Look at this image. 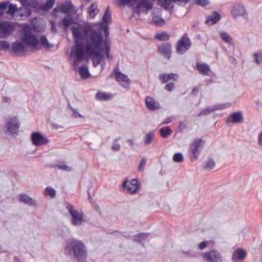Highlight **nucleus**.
<instances>
[{
	"mask_svg": "<svg viewBox=\"0 0 262 262\" xmlns=\"http://www.w3.org/2000/svg\"><path fill=\"white\" fill-rule=\"evenodd\" d=\"M74 45L71 48L70 56L74 66L83 61L84 54L88 56L100 55L102 46L100 31L94 30L91 25L76 24L72 27Z\"/></svg>",
	"mask_w": 262,
	"mask_h": 262,
	"instance_id": "1",
	"label": "nucleus"
},
{
	"mask_svg": "<svg viewBox=\"0 0 262 262\" xmlns=\"http://www.w3.org/2000/svg\"><path fill=\"white\" fill-rule=\"evenodd\" d=\"M65 249L66 252H72L74 258L77 262H86L87 259V249L84 243L76 239L67 241Z\"/></svg>",
	"mask_w": 262,
	"mask_h": 262,
	"instance_id": "2",
	"label": "nucleus"
},
{
	"mask_svg": "<svg viewBox=\"0 0 262 262\" xmlns=\"http://www.w3.org/2000/svg\"><path fill=\"white\" fill-rule=\"evenodd\" d=\"M98 35L100 36L102 43L103 45L102 50L101 51L100 55L95 56H88L89 57L93 58V64L95 67L99 64L101 60L105 57V56L108 59H111L112 56L110 54V50L111 47V44L110 41L108 38H104V36L102 34L100 31L98 33Z\"/></svg>",
	"mask_w": 262,
	"mask_h": 262,
	"instance_id": "3",
	"label": "nucleus"
},
{
	"mask_svg": "<svg viewBox=\"0 0 262 262\" xmlns=\"http://www.w3.org/2000/svg\"><path fill=\"white\" fill-rule=\"evenodd\" d=\"M66 209L71 215V224L77 227L81 226L85 221L83 212L75 209L74 206L69 203H66Z\"/></svg>",
	"mask_w": 262,
	"mask_h": 262,
	"instance_id": "4",
	"label": "nucleus"
},
{
	"mask_svg": "<svg viewBox=\"0 0 262 262\" xmlns=\"http://www.w3.org/2000/svg\"><path fill=\"white\" fill-rule=\"evenodd\" d=\"M74 9L71 1L68 0L64 3L58 4L52 12V15L55 18L58 17L59 13H64L68 16L74 11Z\"/></svg>",
	"mask_w": 262,
	"mask_h": 262,
	"instance_id": "5",
	"label": "nucleus"
},
{
	"mask_svg": "<svg viewBox=\"0 0 262 262\" xmlns=\"http://www.w3.org/2000/svg\"><path fill=\"white\" fill-rule=\"evenodd\" d=\"M21 39L27 47H30L34 49H38L37 46L39 45V40L30 29L26 28L24 29V32L21 37Z\"/></svg>",
	"mask_w": 262,
	"mask_h": 262,
	"instance_id": "6",
	"label": "nucleus"
},
{
	"mask_svg": "<svg viewBox=\"0 0 262 262\" xmlns=\"http://www.w3.org/2000/svg\"><path fill=\"white\" fill-rule=\"evenodd\" d=\"M204 142L203 140L197 139L193 141L189 145L190 159L191 161L197 160L200 152L202 150Z\"/></svg>",
	"mask_w": 262,
	"mask_h": 262,
	"instance_id": "7",
	"label": "nucleus"
},
{
	"mask_svg": "<svg viewBox=\"0 0 262 262\" xmlns=\"http://www.w3.org/2000/svg\"><path fill=\"white\" fill-rule=\"evenodd\" d=\"M20 2L23 7L20 9V14L21 16L28 17L32 12L31 9L35 8L38 6L36 0H17Z\"/></svg>",
	"mask_w": 262,
	"mask_h": 262,
	"instance_id": "8",
	"label": "nucleus"
},
{
	"mask_svg": "<svg viewBox=\"0 0 262 262\" xmlns=\"http://www.w3.org/2000/svg\"><path fill=\"white\" fill-rule=\"evenodd\" d=\"M15 29V25L13 23L0 21V38H7L14 32Z\"/></svg>",
	"mask_w": 262,
	"mask_h": 262,
	"instance_id": "9",
	"label": "nucleus"
},
{
	"mask_svg": "<svg viewBox=\"0 0 262 262\" xmlns=\"http://www.w3.org/2000/svg\"><path fill=\"white\" fill-rule=\"evenodd\" d=\"M203 260L207 262H222L223 257L221 254L215 250L201 253Z\"/></svg>",
	"mask_w": 262,
	"mask_h": 262,
	"instance_id": "10",
	"label": "nucleus"
},
{
	"mask_svg": "<svg viewBox=\"0 0 262 262\" xmlns=\"http://www.w3.org/2000/svg\"><path fill=\"white\" fill-rule=\"evenodd\" d=\"M191 45V43L189 38L187 35H183L177 43L176 50L177 53L179 54H184L190 49Z\"/></svg>",
	"mask_w": 262,
	"mask_h": 262,
	"instance_id": "11",
	"label": "nucleus"
},
{
	"mask_svg": "<svg viewBox=\"0 0 262 262\" xmlns=\"http://www.w3.org/2000/svg\"><path fill=\"white\" fill-rule=\"evenodd\" d=\"M31 139L33 144L36 146H41L48 144L49 140L41 134L34 132L31 134Z\"/></svg>",
	"mask_w": 262,
	"mask_h": 262,
	"instance_id": "12",
	"label": "nucleus"
},
{
	"mask_svg": "<svg viewBox=\"0 0 262 262\" xmlns=\"http://www.w3.org/2000/svg\"><path fill=\"white\" fill-rule=\"evenodd\" d=\"M231 105V103H225L210 106L201 111L197 115L198 117L206 116L216 110H222L228 108Z\"/></svg>",
	"mask_w": 262,
	"mask_h": 262,
	"instance_id": "13",
	"label": "nucleus"
},
{
	"mask_svg": "<svg viewBox=\"0 0 262 262\" xmlns=\"http://www.w3.org/2000/svg\"><path fill=\"white\" fill-rule=\"evenodd\" d=\"M122 187L129 193H135L140 187V183L137 179H132L130 181L125 180L123 183Z\"/></svg>",
	"mask_w": 262,
	"mask_h": 262,
	"instance_id": "14",
	"label": "nucleus"
},
{
	"mask_svg": "<svg viewBox=\"0 0 262 262\" xmlns=\"http://www.w3.org/2000/svg\"><path fill=\"white\" fill-rule=\"evenodd\" d=\"M114 74L116 80L122 86L126 89L129 88L130 82L127 76L121 73L118 68L115 69Z\"/></svg>",
	"mask_w": 262,
	"mask_h": 262,
	"instance_id": "15",
	"label": "nucleus"
},
{
	"mask_svg": "<svg viewBox=\"0 0 262 262\" xmlns=\"http://www.w3.org/2000/svg\"><path fill=\"white\" fill-rule=\"evenodd\" d=\"M158 51L160 54L169 59L171 53V45L169 43H163L158 47Z\"/></svg>",
	"mask_w": 262,
	"mask_h": 262,
	"instance_id": "16",
	"label": "nucleus"
},
{
	"mask_svg": "<svg viewBox=\"0 0 262 262\" xmlns=\"http://www.w3.org/2000/svg\"><path fill=\"white\" fill-rule=\"evenodd\" d=\"M19 127V123L16 117H14L8 122L7 129L11 134H16Z\"/></svg>",
	"mask_w": 262,
	"mask_h": 262,
	"instance_id": "17",
	"label": "nucleus"
},
{
	"mask_svg": "<svg viewBox=\"0 0 262 262\" xmlns=\"http://www.w3.org/2000/svg\"><path fill=\"white\" fill-rule=\"evenodd\" d=\"M111 20V14L109 12L108 8L106 9L105 14L103 17V23L101 24V28L103 29L104 32L105 33V37L104 38H107V36L108 35V28L106 24L108 23Z\"/></svg>",
	"mask_w": 262,
	"mask_h": 262,
	"instance_id": "18",
	"label": "nucleus"
},
{
	"mask_svg": "<svg viewBox=\"0 0 262 262\" xmlns=\"http://www.w3.org/2000/svg\"><path fill=\"white\" fill-rule=\"evenodd\" d=\"M188 0H158L159 4L165 10H169L173 7V3H182L186 4Z\"/></svg>",
	"mask_w": 262,
	"mask_h": 262,
	"instance_id": "19",
	"label": "nucleus"
},
{
	"mask_svg": "<svg viewBox=\"0 0 262 262\" xmlns=\"http://www.w3.org/2000/svg\"><path fill=\"white\" fill-rule=\"evenodd\" d=\"M11 48L12 50L16 53H24L27 50L26 45L21 40L13 42Z\"/></svg>",
	"mask_w": 262,
	"mask_h": 262,
	"instance_id": "20",
	"label": "nucleus"
},
{
	"mask_svg": "<svg viewBox=\"0 0 262 262\" xmlns=\"http://www.w3.org/2000/svg\"><path fill=\"white\" fill-rule=\"evenodd\" d=\"M145 104L147 108L151 111L158 110L160 108V104L153 98L148 96L145 98Z\"/></svg>",
	"mask_w": 262,
	"mask_h": 262,
	"instance_id": "21",
	"label": "nucleus"
},
{
	"mask_svg": "<svg viewBox=\"0 0 262 262\" xmlns=\"http://www.w3.org/2000/svg\"><path fill=\"white\" fill-rule=\"evenodd\" d=\"M243 120L242 114L241 112H235L231 114L227 120V123H238Z\"/></svg>",
	"mask_w": 262,
	"mask_h": 262,
	"instance_id": "22",
	"label": "nucleus"
},
{
	"mask_svg": "<svg viewBox=\"0 0 262 262\" xmlns=\"http://www.w3.org/2000/svg\"><path fill=\"white\" fill-rule=\"evenodd\" d=\"M178 78V75L174 73L169 74L163 73L160 74L159 76L160 80L163 83H167L170 80H177Z\"/></svg>",
	"mask_w": 262,
	"mask_h": 262,
	"instance_id": "23",
	"label": "nucleus"
},
{
	"mask_svg": "<svg viewBox=\"0 0 262 262\" xmlns=\"http://www.w3.org/2000/svg\"><path fill=\"white\" fill-rule=\"evenodd\" d=\"M244 6L239 4L234 5L232 9L231 13L234 17L242 15L245 13Z\"/></svg>",
	"mask_w": 262,
	"mask_h": 262,
	"instance_id": "24",
	"label": "nucleus"
},
{
	"mask_svg": "<svg viewBox=\"0 0 262 262\" xmlns=\"http://www.w3.org/2000/svg\"><path fill=\"white\" fill-rule=\"evenodd\" d=\"M246 256V252L244 250L237 249L233 253L232 259L233 260L237 261L244 259Z\"/></svg>",
	"mask_w": 262,
	"mask_h": 262,
	"instance_id": "25",
	"label": "nucleus"
},
{
	"mask_svg": "<svg viewBox=\"0 0 262 262\" xmlns=\"http://www.w3.org/2000/svg\"><path fill=\"white\" fill-rule=\"evenodd\" d=\"M220 19L219 14L215 12L207 17L206 23L208 25H212L216 24Z\"/></svg>",
	"mask_w": 262,
	"mask_h": 262,
	"instance_id": "26",
	"label": "nucleus"
},
{
	"mask_svg": "<svg viewBox=\"0 0 262 262\" xmlns=\"http://www.w3.org/2000/svg\"><path fill=\"white\" fill-rule=\"evenodd\" d=\"M196 68L200 73L204 75H207L210 71L209 66L206 63H198L196 64Z\"/></svg>",
	"mask_w": 262,
	"mask_h": 262,
	"instance_id": "27",
	"label": "nucleus"
},
{
	"mask_svg": "<svg viewBox=\"0 0 262 262\" xmlns=\"http://www.w3.org/2000/svg\"><path fill=\"white\" fill-rule=\"evenodd\" d=\"M19 200L20 202L25 203L29 205H36V202L32 198L26 194H20L19 195Z\"/></svg>",
	"mask_w": 262,
	"mask_h": 262,
	"instance_id": "28",
	"label": "nucleus"
},
{
	"mask_svg": "<svg viewBox=\"0 0 262 262\" xmlns=\"http://www.w3.org/2000/svg\"><path fill=\"white\" fill-rule=\"evenodd\" d=\"M98 12L99 10L97 9V5L96 3H92L89 7L88 10L89 17L93 18Z\"/></svg>",
	"mask_w": 262,
	"mask_h": 262,
	"instance_id": "29",
	"label": "nucleus"
},
{
	"mask_svg": "<svg viewBox=\"0 0 262 262\" xmlns=\"http://www.w3.org/2000/svg\"><path fill=\"white\" fill-rule=\"evenodd\" d=\"M73 23V19L71 17H66L61 19V21L58 23V26H63L64 30H66Z\"/></svg>",
	"mask_w": 262,
	"mask_h": 262,
	"instance_id": "30",
	"label": "nucleus"
},
{
	"mask_svg": "<svg viewBox=\"0 0 262 262\" xmlns=\"http://www.w3.org/2000/svg\"><path fill=\"white\" fill-rule=\"evenodd\" d=\"M78 72L82 79H87L91 76L88 68L86 66H82L79 68Z\"/></svg>",
	"mask_w": 262,
	"mask_h": 262,
	"instance_id": "31",
	"label": "nucleus"
},
{
	"mask_svg": "<svg viewBox=\"0 0 262 262\" xmlns=\"http://www.w3.org/2000/svg\"><path fill=\"white\" fill-rule=\"evenodd\" d=\"M96 98L98 100H107L112 99V96L105 92H98L96 95Z\"/></svg>",
	"mask_w": 262,
	"mask_h": 262,
	"instance_id": "32",
	"label": "nucleus"
},
{
	"mask_svg": "<svg viewBox=\"0 0 262 262\" xmlns=\"http://www.w3.org/2000/svg\"><path fill=\"white\" fill-rule=\"evenodd\" d=\"M215 163L212 159L207 160L203 165V168L206 170H210L215 167Z\"/></svg>",
	"mask_w": 262,
	"mask_h": 262,
	"instance_id": "33",
	"label": "nucleus"
},
{
	"mask_svg": "<svg viewBox=\"0 0 262 262\" xmlns=\"http://www.w3.org/2000/svg\"><path fill=\"white\" fill-rule=\"evenodd\" d=\"M38 40L39 44H40L45 48H50L52 47V45L48 42V39L45 35L41 36Z\"/></svg>",
	"mask_w": 262,
	"mask_h": 262,
	"instance_id": "34",
	"label": "nucleus"
},
{
	"mask_svg": "<svg viewBox=\"0 0 262 262\" xmlns=\"http://www.w3.org/2000/svg\"><path fill=\"white\" fill-rule=\"evenodd\" d=\"M54 4L55 0H48L47 2L45 4H42L40 7L43 11H49L53 7Z\"/></svg>",
	"mask_w": 262,
	"mask_h": 262,
	"instance_id": "35",
	"label": "nucleus"
},
{
	"mask_svg": "<svg viewBox=\"0 0 262 262\" xmlns=\"http://www.w3.org/2000/svg\"><path fill=\"white\" fill-rule=\"evenodd\" d=\"M155 38L159 40H168L169 39V35L165 32H162L159 33H157Z\"/></svg>",
	"mask_w": 262,
	"mask_h": 262,
	"instance_id": "36",
	"label": "nucleus"
},
{
	"mask_svg": "<svg viewBox=\"0 0 262 262\" xmlns=\"http://www.w3.org/2000/svg\"><path fill=\"white\" fill-rule=\"evenodd\" d=\"M155 134L154 132L148 133L144 138V143L146 145L150 144L154 140Z\"/></svg>",
	"mask_w": 262,
	"mask_h": 262,
	"instance_id": "37",
	"label": "nucleus"
},
{
	"mask_svg": "<svg viewBox=\"0 0 262 262\" xmlns=\"http://www.w3.org/2000/svg\"><path fill=\"white\" fill-rule=\"evenodd\" d=\"M220 36L223 40H224L225 42L228 43H231L232 42V38L227 33L225 32H221Z\"/></svg>",
	"mask_w": 262,
	"mask_h": 262,
	"instance_id": "38",
	"label": "nucleus"
},
{
	"mask_svg": "<svg viewBox=\"0 0 262 262\" xmlns=\"http://www.w3.org/2000/svg\"><path fill=\"white\" fill-rule=\"evenodd\" d=\"M171 133V130L168 127L162 128L160 129V134L163 138H167Z\"/></svg>",
	"mask_w": 262,
	"mask_h": 262,
	"instance_id": "39",
	"label": "nucleus"
},
{
	"mask_svg": "<svg viewBox=\"0 0 262 262\" xmlns=\"http://www.w3.org/2000/svg\"><path fill=\"white\" fill-rule=\"evenodd\" d=\"M45 194L46 195H49L51 198H53L56 195L55 190L50 186L47 187L45 191Z\"/></svg>",
	"mask_w": 262,
	"mask_h": 262,
	"instance_id": "40",
	"label": "nucleus"
},
{
	"mask_svg": "<svg viewBox=\"0 0 262 262\" xmlns=\"http://www.w3.org/2000/svg\"><path fill=\"white\" fill-rule=\"evenodd\" d=\"M172 159L174 162L181 163L184 161V157L181 153L177 152L173 155Z\"/></svg>",
	"mask_w": 262,
	"mask_h": 262,
	"instance_id": "41",
	"label": "nucleus"
},
{
	"mask_svg": "<svg viewBox=\"0 0 262 262\" xmlns=\"http://www.w3.org/2000/svg\"><path fill=\"white\" fill-rule=\"evenodd\" d=\"M149 235L147 233H140L135 237V240L138 242H142L149 237Z\"/></svg>",
	"mask_w": 262,
	"mask_h": 262,
	"instance_id": "42",
	"label": "nucleus"
},
{
	"mask_svg": "<svg viewBox=\"0 0 262 262\" xmlns=\"http://www.w3.org/2000/svg\"><path fill=\"white\" fill-rule=\"evenodd\" d=\"M152 21L157 26L161 27L165 24V20L161 17H154Z\"/></svg>",
	"mask_w": 262,
	"mask_h": 262,
	"instance_id": "43",
	"label": "nucleus"
},
{
	"mask_svg": "<svg viewBox=\"0 0 262 262\" xmlns=\"http://www.w3.org/2000/svg\"><path fill=\"white\" fill-rule=\"evenodd\" d=\"M55 167L67 171H71L72 169V168L71 167L68 166V165L64 164L56 165L55 166Z\"/></svg>",
	"mask_w": 262,
	"mask_h": 262,
	"instance_id": "44",
	"label": "nucleus"
},
{
	"mask_svg": "<svg viewBox=\"0 0 262 262\" xmlns=\"http://www.w3.org/2000/svg\"><path fill=\"white\" fill-rule=\"evenodd\" d=\"M17 11L16 5L13 4H10L9 7V9L7 11V13L10 15H13Z\"/></svg>",
	"mask_w": 262,
	"mask_h": 262,
	"instance_id": "45",
	"label": "nucleus"
},
{
	"mask_svg": "<svg viewBox=\"0 0 262 262\" xmlns=\"http://www.w3.org/2000/svg\"><path fill=\"white\" fill-rule=\"evenodd\" d=\"M10 48L9 43L5 40L0 41V49L1 50H6Z\"/></svg>",
	"mask_w": 262,
	"mask_h": 262,
	"instance_id": "46",
	"label": "nucleus"
},
{
	"mask_svg": "<svg viewBox=\"0 0 262 262\" xmlns=\"http://www.w3.org/2000/svg\"><path fill=\"white\" fill-rule=\"evenodd\" d=\"M146 161H147L146 159L145 158H143L141 160V162H140V163L139 164V167H138L139 170H140V171H143V170L144 168V167L145 166V164L146 163Z\"/></svg>",
	"mask_w": 262,
	"mask_h": 262,
	"instance_id": "47",
	"label": "nucleus"
},
{
	"mask_svg": "<svg viewBox=\"0 0 262 262\" xmlns=\"http://www.w3.org/2000/svg\"><path fill=\"white\" fill-rule=\"evenodd\" d=\"M254 56L256 63H259L262 60V52L256 53Z\"/></svg>",
	"mask_w": 262,
	"mask_h": 262,
	"instance_id": "48",
	"label": "nucleus"
},
{
	"mask_svg": "<svg viewBox=\"0 0 262 262\" xmlns=\"http://www.w3.org/2000/svg\"><path fill=\"white\" fill-rule=\"evenodd\" d=\"M176 119L174 116H171L167 117L162 123L163 124H167L171 123L173 121L175 120Z\"/></svg>",
	"mask_w": 262,
	"mask_h": 262,
	"instance_id": "49",
	"label": "nucleus"
},
{
	"mask_svg": "<svg viewBox=\"0 0 262 262\" xmlns=\"http://www.w3.org/2000/svg\"><path fill=\"white\" fill-rule=\"evenodd\" d=\"M209 243V242H207V241L203 242L199 245L198 247H199V249H200L201 250H203L208 246Z\"/></svg>",
	"mask_w": 262,
	"mask_h": 262,
	"instance_id": "50",
	"label": "nucleus"
},
{
	"mask_svg": "<svg viewBox=\"0 0 262 262\" xmlns=\"http://www.w3.org/2000/svg\"><path fill=\"white\" fill-rule=\"evenodd\" d=\"M174 88V84L173 83H169L167 84L165 86V89L168 91H172Z\"/></svg>",
	"mask_w": 262,
	"mask_h": 262,
	"instance_id": "51",
	"label": "nucleus"
},
{
	"mask_svg": "<svg viewBox=\"0 0 262 262\" xmlns=\"http://www.w3.org/2000/svg\"><path fill=\"white\" fill-rule=\"evenodd\" d=\"M195 1L196 4L200 6H206L208 4L207 0H195Z\"/></svg>",
	"mask_w": 262,
	"mask_h": 262,
	"instance_id": "52",
	"label": "nucleus"
},
{
	"mask_svg": "<svg viewBox=\"0 0 262 262\" xmlns=\"http://www.w3.org/2000/svg\"><path fill=\"white\" fill-rule=\"evenodd\" d=\"M51 25V30L53 32L56 33L57 32V29L56 28V25L55 21H50Z\"/></svg>",
	"mask_w": 262,
	"mask_h": 262,
	"instance_id": "53",
	"label": "nucleus"
},
{
	"mask_svg": "<svg viewBox=\"0 0 262 262\" xmlns=\"http://www.w3.org/2000/svg\"><path fill=\"white\" fill-rule=\"evenodd\" d=\"M112 148L113 150L118 151L120 149V145L114 142L112 146Z\"/></svg>",
	"mask_w": 262,
	"mask_h": 262,
	"instance_id": "54",
	"label": "nucleus"
},
{
	"mask_svg": "<svg viewBox=\"0 0 262 262\" xmlns=\"http://www.w3.org/2000/svg\"><path fill=\"white\" fill-rule=\"evenodd\" d=\"M186 127V124L185 122L180 121L179 124V128L180 131L183 130Z\"/></svg>",
	"mask_w": 262,
	"mask_h": 262,
	"instance_id": "55",
	"label": "nucleus"
},
{
	"mask_svg": "<svg viewBox=\"0 0 262 262\" xmlns=\"http://www.w3.org/2000/svg\"><path fill=\"white\" fill-rule=\"evenodd\" d=\"M8 4V3L7 2H2L0 3V10L3 12V11L6 9Z\"/></svg>",
	"mask_w": 262,
	"mask_h": 262,
	"instance_id": "56",
	"label": "nucleus"
},
{
	"mask_svg": "<svg viewBox=\"0 0 262 262\" xmlns=\"http://www.w3.org/2000/svg\"><path fill=\"white\" fill-rule=\"evenodd\" d=\"M72 110L73 111V116L74 118H81V117H83V116L80 115V114H79L75 110L72 108Z\"/></svg>",
	"mask_w": 262,
	"mask_h": 262,
	"instance_id": "57",
	"label": "nucleus"
},
{
	"mask_svg": "<svg viewBox=\"0 0 262 262\" xmlns=\"http://www.w3.org/2000/svg\"><path fill=\"white\" fill-rule=\"evenodd\" d=\"M258 144L262 146V132L259 135L258 137Z\"/></svg>",
	"mask_w": 262,
	"mask_h": 262,
	"instance_id": "58",
	"label": "nucleus"
},
{
	"mask_svg": "<svg viewBox=\"0 0 262 262\" xmlns=\"http://www.w3.org/2000/svg\"><path fill=\"white\" fill-rule=\"evenodd\" d=\"M3 100L6 102H9L10 100V98L7 96L3 97Z\"/></svg>",
	"mask_w": 262,
	"mask_h": 262,
	"instance_id": "59",
	"label": "nucleus"
},
{
	"mask_svg": "<svg viewBox=\"0 0 262 262\" xmlns=\"http://www.w3.org/2000/svg\"><path fill=\"white\" fill-rule=\"evenodd\" d=\"M127 142L132 146L133 147L134 145V141L132 139H128L127 140Z\"/></svg>",
	"mask_w": 262,
	"mask_h": 262,
	"instance_id": "60",
	"label": "nucleus"
},
{
	"mask_svg": "<svg viewBox=\"0 0 262 262\" xmlns=\"http://www.w3.org/2000/svg\"><path fill=\"white\" fill-rule=\"evenodd\" d=\"M198 92V89L197 88H194L192 90V94L194 95H196Z\"/></svg>",
	"mask_w": 262,
	"mask_h": 262,
	"instance_id": "61",
	"label": "nucleus"
},
{
	"mask_svg": "<svg viewBox=\"0 0 262 262\" xmlns=\"http://www.w3.org/2000/svg\"><path fill=\"white\" fill-rule=\"evenodd\" d=\"M3 11L2 10H0V16L2 15H3Z\"/></svg>",
	"mask_w": 262,
	"mask_h": 262,
	"instance_id": "62",
	"label": "nucleus"
},
{
	"mask_svg": "<svg viewBox=\"0 0 262 262\" xmlns=\"http://www.w3.org/2000/svg\"><path fill=\"white\" fill-rule=\"evenodd\" d=\"M119 139V138H118V139H116L115 140V142H116L117 141H118V140Z\"/></svg>",
	"mask_w": 262,
	"mask_h": 262,
	"instance_id": "63",
	"label": "nucleus"
}]
</instances>
